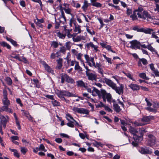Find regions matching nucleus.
Listing matches in <instances>:
<instances>
[{
  "label": "nucleus",
  "instance_id": "2f4dec72",
  "mask_svg": "<svg viewBox=\"0 0 159 159\" xmlns=\"http://www.w3.org/2000/svg\"><path fill=\"white\" fill-rule=\"evenodd\" d=\"M63 10H64L65 12L67 14H70V15L72 16V18H74V15L71 13V10L70 8H66L64 7H63Z\"/></svg>",
  "mask_w": 159,
  "mask_h": 159
},
{
  "label": "nucleus",
  "instance_id": "8fccbe9b",
  "mask_svg": "<svg viewBox=\"0 0 159 159\" xmlns=\"http://www.w3.org/2000/svg\"><path fill=\"white\" fill-rule=\"evenodd\" d=\"M69 121V122L68 123H67L66 125H67L70 127H71V128H73L74 127V122H73L71 121Z\"/></svg>",
  "mask_w": 159,
  "mask_h": 159
},
{
  "label": "nucleus",
  "instance_id": "1a4fd4ad",
  "mask_svg": "<svg viewBox=\"0 0 159 159\" xmlns=\"http://www.w3.org/2000/svg\"><path fill=\"white\" fill-rule=\"evenodd\" d=\"M66 48L64 46H62L60 48L59 51L56 52L57 57H59L61 56L62 55L66 54Z\"/></svg>",
  "mask_w": 159,
  "mask_h": 159
},
{
  "label": "nucleus",
  "instance_id": "864d4df0",
  "mask_svg": "<svg viewBox=\"0 0 159 159\" xmlns=\"http://www.w3.org/2000/svg\"><path fill=\"white\" fill-rule=\"evenodd\" d=\"M32 1L35 2H37L38 3L41 7V8H42L43 7V4L42 3V2L41 0H31Z\"/></svg>",
  "mask_w": 159,
  "mask_h": 159
},
{
  "label": "nucleus",
  "instance_id": "9b49d317",
  "mask_svg": "<svg viewBox=\"0 0 159 159\" xmlns=\"http://www.w3.org/2000/svg\"><path fill=\"white\" fill-rule=\"evenodd\" d=\"M0 111V123L2 124V125L4 129L6 128V124L7 122V120L6 118L2 115L1 114Z\"/></svg>",
  "mask_w": 159,
  "mask_h": 159
},
{
  "label": "nucleus",
  "instance_id": "4d7b16f0",
  "mask_svg": "<svg viewBox=\"0 0 159 159\" xmlns=\"http://www.w3.org/2000/svg\"><path fill=\"white\" fill-rule=\"evenodd\" d=\"M11 57L13 58L18 59L20 61H22V60L20 58L19 54H17L15 56H11Z\"/></svg>",
  "mask_w": 159,
  "mask_h": 159
},
{
  "label": "nucleus",
  "instance_id": "f704fd0d",
  "mask_svg": "<svg viewBox=\"0 0 159 159\" xmlns=\"http://www.w3.org/2000/svg\"><path fill=\"white\" fill-rule=\"evenodd\" d=\"M5 80L7 82L8 85H11L12 84V80L10 77H6L5 79Z\"/></svg>",
  "mask_w": 159,
  "mask_h": 159
},
{
  "label": "nucleus",
  "instance_id": "7ed1b4c3",
  "mask_svg": "<svg viewBox=\"0 0 159 159\" xmlns=\"http://www.w3.org/2000/svg\"><path fill=\"white\" fill-rule=\"evenodd\" d=\"M2 102L4 105L1 107H0V111H6L10 113H13L12 109L9 108V106L10 104V102L7 98H3L2 99Z\"/></svg>",
  "mask_w": 159,
  "mask_h": 159
},
{
  "label": "nucleus",
  "instance_id": "e2e57ef3",
  "mask_svg": "<svg viewBox=\"0 0 159 159\" xmlns=\"http://www.w3.org/2000/svg\"><path fill=\"white\" fill-rule=\"evenodd\" d=\"M65 46L66 47V48L67 49L69 50L71 47L70 42H68L66 43Z\"/></svg>",
  "mask_w": 159,
  "mask_h": 159
},
{
  "label": "nucleus",
  "instance_id": "f8f14e48",
  "mask_svg": "<svg viewBox=\"0 0 159 159\" xmlns=\"http://www.w3.org/2000/svg\"><path fill=\"white\" fill-rule=\"evenodd\" d=\"M42 64L45 70L48 73L53 74V70L47 64L46 62L43 61L42 62Z\"/></svg>",
  "mask_w": 159,
  "mask_h": 159
},
{
  "label": "nucleus",
  "instance_id": "de8ad7c7",
  "mask_svg": "<svg viewBox=\"0 0 159 159\" xmlns=\"http://www.w3.org/2000/svg\"><path fill=\"white\" fill-rule=\"evenodd\" d=\"M58 43L56 42L53 41L52 42L51 44V46H52L54 48H56L58 46Z\"/></svg>",
  "mask_w": 159,
  "mask_h": 159
},
{
  "label": "nucleus",
  "instance_id": "052dcab7",
  "mask_svg": "<svg viewBox=\"0 0 159 159\" xmlns=\"http://www.w3.org/2000/svg\"><path fill=\"white\" fill-rule=\"evenodd\" d=\"M61 17L63 18L64 20V21H66V18L65 16L64 13L63 11V10H61Z\"/></svg>",
  "mask_w": 159,
  "mask_h": 159
},
{
  "label": "nucleus",
  "instance_id": "cd10ccee",
  "mask_svg": "<svg viewBox=\"0 0 159 159\" xmlns=\"http://www.w3.org/2000/svg\"><path fill=\"white\" fill-rule=\"evenodd\" d=\"M141 32H143L145 34H151L152 31H153L152 29H150L149 28H147L146 29H144L143 28H142Z\"/></svg>",
  "mask_w": 159,
  "mask_h": 159
},
{
  "label": "nucleus",
  "instance_id": "2eb2a0df",
  "mask_svg": "<svg viewBox=\"0 0 159 159\" xmlns=\"http://www.w3.org/2000/svg\"><path fill=\"white\" fill-rule=\"evenodd\" d=\"M93 89L92 91V95L93 96H96L97 95L99 97H100L101 94V91H100L95 87H93Z\"/></svg>",
  "mask_w": 159,
  "mask_h": 159
},
{
  "label": "nucleus",
  "instance_id": "e433bc0d",
  "mask_svg": "<svg viewBox=\"0 0 159 159\" xmlns=\"http://www.w3.org/2000/svg\"><path fill=\"white\" fill-rule=\"evenodd\" d=\"M101 94L102 98L104 102H106V98L105 97L106 94V91L104 89L101 90Z\"/></svg>",
  "mask_w": 159,
  "mask_h": 159
},
{
  "label": "nucleus",
  "instance_id": "72a5a7b5",
  "mask_svg": "<svg viewBox=\"0 0 159 159\" xmlns=\"http://www.w3.org/2000/svg\"><path fill=\"white\" fill-rule=\"evenodd\" d=\"M66 82L68 83H70L71 84H74L75 81L71 77L69 76L68 75L67 77Z\"/></svg>",
  "mask_w": 159,
  "mask_h": 159
},
{
  "label": "nucleus",
  "instance_id": "3c124183",
  "mask_svg": "<svg viewBox=\"0 0 159 159\" xmlns=\"http://www.w3.org/2000/svg\"><path fill=\"white\" fill-rule=\"evenodd\" d=\"M28 149L24 147L21 148V152L24 155L27 152Z\"/></svg>",
  "mask_w": 159,
  "mask_h": 159
},
{
  "label": "nucleus",
  "instance_id": "774afa93",
  "mask_svg": "<svg viewBox=\"0 0 159 159\" xmlns=\"http://www.w3.org/2000/svg\"><path fill=\"white\" fill-rule=\"evenodd\" d=\"M71 52L75 56H76L78 53V52L75 49H72L71 50Z\"/></svg>",
  "mask_w": 159,
  "mask_h": 159
},
{
  "label": "nucleus",
  "instance_id": "69168bd1",
  "mask_svg": "<svg viewBox=\"0 0 159 159\" xmlns=\"http://www.w3.org/2000/svg\"><path fill=\"white\" fill-rule=\"evenodd\" d=\"M104 108L106 111H107L109 112L112 111V110L109 107L107 106H104Z\"/></svg>",
  "mask_w": 159,
  "mask_h": 159
},
{
  "label": "nucleus",
  "instance_id": "f257e3e1",
  "mask_svg": "<svg viewBox=\"0 0 159 159\" xmlns=\"http://www.w3.org/2000/svg\"><path fill=\"white\" fill-rule=\"evenodd\" d=\"M143 9L141 7H139L137 9L133 11V14L130 16V17L132 18L133 20L138 19L137 15L139 18L143 20H145L146 18H150L151 16L148 12L145 11H143Z\"/></svg>",
  "mask_w": 159,
  "mask_h": 159
},
{
  "label": "nucleus",
  "instance_id": "412c9836",
  "mask_svg": "<svg viewBox=\"0 0 159 159\" xmlns=\"http://www.w3.org/2000/svg\"><path fill=\"white\" fill-rule=\"evenodd\" d=\"M72 39L74 42H78L80 41L81 40H84L85 39L83 36H77L76 38L73 37Z\"/></svg>",
  "mask_w": 159,
  "mask_h": 159
},
{
  "label": "nucleus",
  "instance_id": "680f3d73",
  "mask_svg": "<svg viewBox=\"0 0 159 159\" xmlns=\"http://www.w3.org/2000/svg\"><path fill=\"white\" fill-rule=\"evenodd\" d=\"M146 109L150 112H155L156 111V110L150 107H147L146 108Z\"/></svg>",
  "mask_w": 159,
  "mask_h": 159
},
{
  "label": "nucleus",
  "instance_id": "4c0bfd02",
  "mask_svg": "<svg viewBox=\"0 0 159 159\" xmlns=\"http://www.w3.org/2000/svg\"><path fill=\"white\" fill-rule=\"evenodd\" d=\"M0 44L3 47H6L8 49H10L11 48V46L7 43L4 42H0Z\"/></svg>",
  "mask_w": 159,
  "mask_h": 159
},
{
  "label": "nucleus",
  "instance_id": "49530a36",
  "mask_svg": "<svg viewBox=\"0 0 159 159\" xmlns=\"http://www.w3.org/2000/svg\"><path fill=\"white\" fill-rule=\"evenodd\" d=\"M123 72L129 79L132 80L133 81H134V79L129 73H126L124 72Z\"/></svg>",
  "mask_w": 159,
  "mask_h": 159
},
{
  "label": "nucleus",
  "instance_id": "0eeeda50",
  "mask_svg": "<svg viewBox=\"0 0 159 159\" xmlns=\"http://www.w3.org/2000/svg\"><path fill=\"white\" fill-rule=\"evenodd\" d=\"M139 152L142 154H151L152 152V149L147 147H141L139 150Z\"/></svg>",
  "mask_w": 159,
  "mask_h": 159
},
{
  "label": "nucleus",
  "instance_id": "6e6552de",
  "mask_svg": "<svg viewBox=\"0 0 159 159\" xmlns=\"http://www.w3.org/2000/svg\"><path fill=\"white\" fill-rule=\"evenodd\" d=\"M148 143L150 146H151L154 145L156 143L155 137L152 134L148 135Z\"/></svg>",
  "mask_w": 159,
  "mask_h": 159
},
{
  "label": "nucleus",
  "instance_id": "338daca9",
  "mask_svg": "<svg viewBox=\"0 0 159 159\" xmlns=\"http://www.w3.org/2000/svg\"><path fill=\"white\" fill-rule=\"evenodd\" d=\"M3 98H7V92L6 91V90L5 89H4L3 90Z\"/></svg>",
  "mask_w": 159,
  "mask_h": 159
},
{
  "label": "nucleus",
  "instance_id": "f03ea898",
  "mask_svg": "<svg viewBox=\"0 0 159 159\" xmlns=\"http://www.w3.org/2000/svg\"><path fill=\"white\" fill-rule=\"evenodd\" d=\"M104 80L106 84L115 90L117 93L119 95H121L123 93L124 86L123 84H120V86L117 87L116 84L111 80L105 78Z\"/></svg>",
  "mask_w": 159,
  "mask_h": 159
},
{
  "label": "nucleus",
  "instance_id": "5701e85b",
  "mask_svg": "<svg viewBox=\"0 0 159 159\" xmlns=\"http://www.w3.org/2000/svg\"><path fill=\"white\" fill-rule=\"evenodd\" d=\"M90 5V4L88 3V2L86 0H84V4L82 7V9L85 11L87 10L88 7Z\"/></svg>",
  "mask_w": 159,
  "mask_h": 159
},
{
  "label": "nucleus",
  "instance_id": "bb28decb",
  "mask_svg": "<svg viewBox=\"0 0 159 159\" xmlns=\"http://www.w3.org/2000/svg\"><path fill=\"white\" fill-rule=\"evenodd\" d=\"M105 97L106 98L108 102L110 103H111L112 102V96L111 94L110 93H107L106 91V94Z\"/></svg>",
  "mask_w": 159,
  "mask_h": 159
},
{
  "label": "nucleus",
  "instance_id": "c03bdc74",
  "mask_svg": "<svg viewBox=\"0 0 159 159\" xmlns=\"http://www.w3.org/2000/svg\"><path fill=\"white\" fill-rule=\"evenodd\" d=\"M93 145L97 147H98L99 146L102 147L103 145L100 142H98L97 141H95L93 143Z\"/></svg>",
  "mask_w": 159,
  "mask_h": 159
},
{
  "label": "nucleus",
  "instance_id": "6e6d98bb",
  "mask_svg": "<svg viewBox=\"0 0 159 159\" xmlns=\"http://www.w3.org/2000/svg\"><path fill=\"white\" fill-rule=\"evenodd\" d=\"M133 10L132 9L127 8L126 14L128 15H129L132 13Z\"/></svg>",
  "mask_w": 159,
  "mask_h": 159
},
{
  "label": "nucleus",
  "instance_id": "58836bf2",
  "mask_svg": "<svg viewBox=\"0 0 159 159\" xmlns=\"http://www.w3.org/2000/svg\"><path fill=\"white\" fill-rule=\"evenodd\" d=\"M6 39L7 40L10 42L14 46L17 47L18 45L17 44L16 42L15 41L13 40L12 39L8 37H7Z\"/></svg>",
  "mask_w": 159,
  "mask_h": 159
},
{
  "label": "nucleus",
  "instance_id": "c85d7f7f",
  "mask_svg": "<svg viewBox=\"0 0 159 159\" xmlns=\"http://www.w3.org/2000/svg\"><path fill=\"white\" fill-rule=\"evenodd\" d=\"M114 110L116 112H120L121 109L118 104H113Z\"/></svg>",
  "mask_w": 159,
  "mask_h": 159
},
{
  "label": "nucleus",
  "instance_id": "aec40b11",
  "mask_svg": "<svg viewBox=\"0 0 159 159\" xmlns=\"http://www.w3.org/2000/svg\"><path fill=\"white\" fill-rule=\"evenodd\" d=\"M141 62L144 65H146L148 64V61L145 58H139V61L138 62V65L139 66H142Z\"/></svg>",
  "mask_w": 159,
  "mask_h": 159
},
{
  "label": "nucleus",
  "instance_id": "a19ab883",
  "mask_svg": "<svg viewBox=\"0 0 159 159\" xmlns=\"http://www.w3.org/2000/svg\"><path fill=\"white\" fill-rule=\"evenodd\" d=\"M147 48L151 51L152 52H154L157 53V51L152 47L151 44H148L147 45Z\"/></svg>",
  "mask_w": 159,
  "mask_h": 159
},
{
  "label": "nucleus",
  "instance_id": "c756f323",
  "mask_svg": "<svg viewBox=\"0 0 159 159\" xmlns=\"http://www.w3.org/2000/svg\"><path fill=\"white\" fill-rule=\"evenodd\" d=\"M74 31L75 32H77V34L80 33L81 31V26L78 25H76L75 26V29Z\"/></svg>",
  "mask_w": 159,
  "mask_h": 159
},
{
  "label": "nucleus",
  "instance_id": "a878e982",
  "mask_svg": "<svg viewBox=\"0 0 159 159\" xmlns=\"http://www.w3.org/2000/svg\"><path fill=\"white\" fill-rule=\"evenodd\" d=\"M75 70H77L79 72H81L83 71L82 68L80 66L79 63L78 61L75 62Z\"/></svg>",
  "mask_w": 159,
  "mask_h": 159
},
{
  "label": "nucleus",
  "instance_id": "423d86ee",
  "mask_svg": "<svg viewBox=\"0 0 159 159\" xmlns=\"http://www.w3.org/2000/svg\"><path fill=\"white\" fill-rule=\"evenodd\" d=\"M131 44L130 48L133 49H140V43L136 40H134L130 42Z\"/></svg>",
  "mask_w": 159,
  "mask_h": 159
},
{
  "label": "nucleus",
  "instance_id": "13d9d810",
  "mask_svg": "<svg viewBox=\"0 0 159 159\" xmlns=\"http://www.w3.org/2000/svg\"><path fill=\"white\" fill-rule=\"evenodd\" d=\"M98 72L99 73H100L102 77H104L103 73L104 71L103 69L102 68L98 69Z\"/></svg>",
  "mask_w": 159,
  "mask_h": 159
},
{
  "label": "nucleus",
  "instance_id": "7c9ffc66",
  "mask_svg": "<svg viewBox=\"0 0 159 159\" xmlns=\"http://www.w3.org/2000/svg\"><path fill=\"white\" fill-rule=\"evenodd\" d=\"M65 96L67 97H76L75 94H73L72 93L69 92V91L64 90Z\"/></svg>",
  "mask_w": 159,
  "mask_h": 159
},
{
  "label": "nucleus",
  "instance_id": "393cba45",
  "mask_svg": "<svg viewBox=\"0 0 159 159\" xmlns=\"http://www.w3.org/2000/svg\"><path fill=\"white\" fill-rule=\"evenodd\" d=\"M96 0H91L92 5L97 7H101L102 6V4L99 2H96Z\"/></svg>",
  "mask_w": 159,
  "mask_h": 159
},
{
  "label": "nucleus",
  "instance_id": "ea45409f",
  "mask_svg": "<svg viewBox=\"0 0 159 159\" xmlns=\"http://www.w3.org/2000/svg\"><path fill=\"white\" fill-rule=\"evenodd\" d=\"M51 103L53 105V106L54 107L60 106V103L58 101H57L56 100H55L54 99L52 101Z\"/></svg>",
  "mask_w": 159,
  "mask_h": 159
},
{
  "label": "nucleus",
  "instance_id": "4468645a",
  "mask_svg": "<svg viewBox=\"0 0 159 159\" xmlns=\"http://www.w3.org/2000/svg\"><path fill=\"white\" fill-rule=\"evenodd\" d=\"M55 93L57 95L58 97L60 98L61 99L63 98L64 96H65L64 90H57L55 91Z\"/></svg>",
  "mask_w": 159,
  "mask_h": 159
},
{
  "label": "nucleus",
  "instance_id": "20e7f679",
  "mask_svg": "<svg viewBox=\"0 0 159 159\" xmlns=\"http://www.w3.org/2000/svg\"><path fill=\"white\" fill-rule=\"evenodd\" d=\"M72 110L75 113H78L86 115H88L89 113V111L88 110L82 108L74 107L72 108Z\"/></svg>",
  "mask_w": 159,
  "mask_h": 159
},
{
  "label": "nucleus",
  "instance_id": "ddd939ff",
  "mask_svg": "<svg viewBox=\"0 0 159 159\" xmlns=\"http://www.w3.org/2000/svg\"><path fill=\"white\" fill-rule=\"evenodd\" d=\"M86 76L88 77V79L89 80L95 81L97 80V75L95 74L91 73L89 74H87Z\"/></svg>",
  "mask_w": 159,
  "mask_h": 159
},
{
  "label": "nucleus",
  "instance_id": "6ab92c4d",
  "mask_svg": "<svg viewBox=\"0 0 159 159\" xmlns=\"http://www.w3.org/2000/svg\"><path fill=\"white\" fill-rule=\"evenodd\" d=\"M68 75L65 73H61L60 74L61 82V84L64 83L65 81H66Z\"/></svg>",
  "mask_w": 159,
  "mask_h": 159
},
{
  "label": "nucleus",
  "instance_id": "603ef678",
  "mask_svg": "<svg viewBox=\"0 0 159 159\" xmlns=\"http://www.w3.org/2000/svg\"><path fill=\"white\" fill-rule=\"evenodd\" d=\"M133 30H134L137 31L139 32H141L142 31V28L139 29L138 28V26H134L133 28Z\"/></svg>",
  "mask_w": 159,
  "mask_h": 159
},
{
  "label": "nucleus",
  "instance_id": "b1692460",
  "mask_svg": "<svg viewBox=\"0 0 159 159\" xmlns=\"http://www.w3.org/2000/svg\"><path fill=\"white\" fill-rule=\"evenodd\" d=\"M129 131L131 134H133L134 135H137L136 133H138V131L135 128L132 126H130Z\"/></svg>",
  "mask_w": 159,
  "mask_h": 159
},
{
  "label": "nucleus",
  "instance_id": "79ce46f5",
  "mask_svg": "<svg viewBox=\"0 0 159 159\" xmlns=\"http://www.w3.org/2000/svg\"><path fill=\"white\" fill-rule=\"evenodd\" d=\"M144 132H146V131L144 130V129H143V130H142L141 131H139V135H137H137H136V136H137L138 139H141L142 138L143 136Z\"/></svg>",
  "mask_w": 159,
  "mask_h": 159
},
{
  "label": "nucleus",
  "instance_id": "4be33fe9",
  "mask_svg": "<svg viewBox=\"0 0 159 159\" xmlns=\"http://www.w3.org/2000/svg\"><path fill=\"white\" fill-rule=\"evenodd\" d=\"M87 63L88 65L90 67L94 66L96 67L95 63L94 61V58L93 57H92L90 61H88L86 62Z\"/></svg>",
  "mask_w": 159,
  "mask_h": 159
},
{
  "label": "nucleus",
  "instance_id": "dca6fc26",
  "mask_svg": "<svg viewBox=\"0 0 159 159\" xmlns=\"http://www.w3.org/2000/svg\"><path fill=\"white\" fill-rule=\"evenodd\" d=\"M129 87L133 91H137L140 89V87L136 84H131Z\"/></svg>",
  "mask_w": 159,
  "mask_h": 159
},
{
  "label": "nucleus",
  "instance_id": "c9c22d12",
  "mask_svg": "<svg viewBox=\"0 0 159 159\" xmlns=\"http://www.w3.org/2000/svg\"><path fill=\"white\" fill-rule=\"evenodd\" d=\"M83 54L81 53H78L75 56L77 59L80 61L82 63L84 62V61L82 59Z\"/></svg>",
  "mask_w": 159,
  "mask_h": 159
},
{
  "label": "nucleus",
  "instance_id": "09e8293b",
  "mask_svg": "<svg viewBox=\"0 0 159 159\" xmlns=\"http://www.w3.org/2000/svg\"><path fill=\"white\" fill-rule=\"evenodd\" d=\"M66 119L68 121H70V119H71L73 120H74V119L73 118V117L72 116H71V115L69 113H67L66 114Z\"/></svg>",
  "mask_w": 159,
  "mask_h": 159
},
{
  "label": "nucleus",
  "instance_id": "39448f33",
  "mask_svg": "<svg viewBox=\"0 0 159 159\" xmlns=\"http://www.w3.org/2000/svg\"><path fill=\"white\" fill-rule=\"evenodd\" d=\"M151 117L143 116L141 119L142 123L136 122L135 124L137 126H142L148 123L151 120Z\"/></svg>",
  "mask_w": 159,
  "mask_h": 159
},
{
  "label": "nucleus",
  "instance_id": "0e129e2a",
  "mask_svg": "<svg viewBox=\"0 0 159 159\" xmlns=\"http://www.w3.org/2000/svg\"><path fill=\"white\" fill-rule=\"evenodd\" d=\"M11 138L12 139V141H15V140H18L19 139V138L17 136H13L11 137Z\"/></svg>",
  "mask_w": 159,
  "mask_h": 159
},
{
  "label": "nucleus",
  "instance_id": "473e14b6",
  "mask_svg": "<svg viewBox=\"0 0 159 159\" xmlns=\"http://www.w3.org/2000/svg\"><path fill=\"white\" fill-rule=\"evenodd\" d=\"M71 5L76 8H79L80 7V5L79 3H77L74 0H72L71 3Z\"/></svg>",
  "mask_w": 159,
  "mask_h": 159
},
{
  "label": "nucleus",
  "instance_id": "a18cd8bd",
  "mask_svg": "<svg viewBox=\"0 0 159 159\" xmlns=\"http://www.w3.org/2000/svg\"><path fill=\"white\" fill-rule=\"evenodd\" d=\"M86 30L87 32L90 34L91 35H93L95 34V32L93 30H92V31L89 29V27L88 26H86Z\"/></svg>",
  "mask_w": 159,
  "mask_h": 159
},
{
  "label": "nucleus",
  "instance_id": "bf43d9fd",
  "mask_svg": "<svg viewBox=\"0 0 159 159\" xmlns=\"http://www.w3.org/2000/svg\"><path fill=\"white\" fill-rule=\"evenodd\" d=\"M108 5L110 6H111V7H114V8H115L116 10H120V7H119V6H115L114 5L112 4L111 3H109L108 4Z\"/></svg>",
  "mask_w": 159,
  "mask_h": 159
},
{
  "label": "nucleus",
  "instance_id": "a211bd4d",
  "mask_svg": "<svg viewBox=\"0 0 159 159\" xmlns=\"http://www.w3.org/2000/svg\"><path fill=\"white\" fill-rule=\"evenodd\" d=\"M63 59L61 58H59L57 60V65L56 67L57 69H61L62 66Z\"/></svg>",
  "mask_w": 159,
  "mask_h": 159
},
{
  "label": "nucleus",
  "instance_id": "9d476101",
  "mask_svg": "<svg viewBox=\"0 0 159 159\" xmlns=\"http://www.w3.org/2000/svg\"><path fill=\"white\" fill-rule=\"evenodd\" d=\"M86 46L88 49L90 47L91 49H93V51L95 52H97L99 51V50L98 49V47L97 45H94L93 42H90L87 43L86 44Z\"/></svg>",
  "mask_w": 159,
  "mask_h": 159
},
{
  "label": "nucleus",
  "instance_id": "5fc2aeb1",
  "mask_svg": "<svg viewBox=\"0 0 159 159\" xmlns=\"http://www.w3.org/2000/svg\"><path fill=\"white\" fill-rule=\"evenodd\" d=\"M139 76L140 78H141L142 79H146V80H147V79H146V74L145 73H140L139 74Z\"/></svg>",
  "mask_w": 159,
  "mask_h": 159
},
{
  "label": "nucleus",
  "instance_id": "37998d69",
  "mask_svg": "<svg viewBox=\"0 0 159 159\" xmlns=\"http://www.w3.org/2000/svg\"><path fill=\"white\" fill-rule=\"evenodd\" d=\"M57 35L59 38L64 39L66 36V34H63L61 33L60 32H58L57 33Z\"/></svg>",
  "mask_w": 159,
  "mask_h": 159
},
{
  "label": "nucleus",
  "instance_id": "f3484780",
  "mask_svg": "<svg viewBox=\"0 0 159 159\" xmlns=\"http://www.w3.org/2000/svg\"><path fill=\"white\" fill-rule=\"evenodd\" d=\"M77 85L78 87L86 88L87 84L84 83L82 80H80L76 81Z\"/></svg>",
  "mask_w": 159,
  "mask_h": 159
}]
</instances>
